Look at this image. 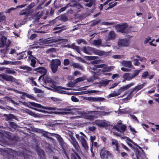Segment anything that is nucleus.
I'll use <instances>...</instances> for the list:
<instances>
[{
    "mask_svg": "<svg viewBox=\"0 0 159 159\" xmlns=\"http://www.w3.org/2000/svg\"><path fill=\"white\" fill-rule=\"evenodd\" d=\"M34 3H31L30 5H29L26 8L28 10L30 11V10L34 7Z\"/></svg>",
    "mask_w": 159,
    "mask_h": 159,
    "instance_id": "56",
    "label": "nucleus"
},
{
    "mask_svg": "<svg viewBox=\"0 0 159 159\" xmlns=\"http://www.w3.org/2000/svg\"><path fill=\"white\" fill-rule=\"evenodd\" d=\"M144 84H143L135 87L134 88V89L135 91V92H137L139 90L143 88L144 86Z\"/></svg>",
    "mask_w": 159,
    "mask_h": 159,
    "instance_id": "32",
    "label": "nucleus"
},
{
    "mask_svg": "<svg viewBox=\"0 0 159 159\" xmlns=\"http://www.w3.org/2000/svg\"><path fill=\"white\" fill-rule=\"evenodd\" d=\"M29 103L31 106L35 107L43 108L45 110L51 111H46L40 110V112H42L45 113H53L54 114L65 115L72 113L73 111L75 109V108L71 109L70 108L61 109L58 108L56 107H44L40 104L34 102H29Z\"/></svg>",
    "mask_w": 159,
    "mask_h": 159,
    "instance_id": "1",
    "label": "nucleus"
},
{
    "mask_svg": "<svg viewBox=\"0 0 159 159\" xmlns=\"http://www.w3.org/2000/svg\"><path fill=\"white\" fill-rule=\"evenodd\" d=\"M38 154L41 158H44L45 157L44 152L41 149H39L37 151Z\"/></svg>",
    "mask_w": 159,
    "mask_h": 159,
    "instance_id": "29",
    "label": "nucleus"
},
{
    "mask_svg": "<svg viewBox=\"0 0 159 159\" xmlns=\"http://www.w3.org/2000/svg\"><path fill=\"white\" fill-rule=\"evenodd\" d=\"M120 94V93L118 92H113L111 93H110L109 95V98L114 97L118 96Z\"/></svg>",
    "mask_w": 159,
    "mask_h": 159,
    "instance_id": "47",
    "label": "nucleus"
},
{
    "mask_svg": "<svg viewBox=\"0 0 159 159\" xmlns=\"http://www.w3.org/2000/svg\"><path fill=\"white\" fill-rule=\"evenodd\" d=\"M28 58L31 60V63L30 64L31 66L33 67H35V64L36 63V58L33 57V56H29Z\"/></svg>",
    "mask_w": 159,
    "mask_h": 159,
    "instance_id": "26",
    "label": "nucleus"
},
{
    "mask_svg": "<svg viewBox=\"0 0 159 159\" xmlns=\"http://www.w3.org/2000/svg\"><path fill=\"white\" fill-rule=\"evenodd\" d=\"M110 144L111 146L117 151L118 153L120 152L119 149V145L118 141L114 139H111Z\"/></svg>",
    "mask_w": 159,
    "mask_h": 159,
    "instance_id": "12",
    "label": "nucleus"
},
{
    "mask_svg": "<svg viewBox=\"0 0 159 159\" xmlns=\"http://www.w3.org/2000/svg\"><path fill=\"white\" fill-rule=\"evenodd\" d=\"M16 9V8L11 7L6 11L5 12L7 13H10L12 11Z\"/></svg>",
    "mask_w": 159,
    "mask_h": 159,
    "instance_id": "59",
    "label": "nucleus"
},
{
    "mask_svg": "<svg viewBox=\"0 0 159 159\" xmlns=\"http://www.w3.org/2000/svg\"><path fill=\"white\" fill-rule=\"evenodd\" d=\"M104 66L103 64H101L99 65H94L93 66H91L90 69L92 70H95L97 68H99L102 67Z\"/></svg>",
    "mask_w": 159,
    "mask_h": 159,
    "instance_id": "40",
    "label": "nucleus"
},
{
    "mask_svg": "<svg viewBox=\"0 0 159 159\" xmlns=\"http://www.w3.org/2000/svg\"><path fill=\"white\" fill-rule=\"evenodd\" d=\"M134 85L133 83H131L129 84H128L126 85L120 87V89L118 90V92L120 93V94L121 93L124 91L125 90H126L127 89L129 88V87L132 86Z\"/></svg>",
    "mask_w": 159,
    "mask_h": 159,
    "instance_id": "21",
    "label": "nucleus"
},
{
    "mask_svg": "<svg viewBox=\"0 0 159 159\" xmlns=\"http://www.w3.org/2000/svg\"><path fill=\"white\" fill-rule=\"evenodd\" d=\"M74 67L75 68L80 70H83V67L80 65L79 64L77 63H73L71 65Z\"/></svg>",
    "mask_w": 159,
    "mask_h": 159,
    "instance_id": "30",
    "label": "nucleus"
},
{
    "mask_svg": "<svg viewBox=\"0 0 159 159\" xmlns=\"http://www.w3.org/2000/svg\"><path fill=\"white\" fill-rule=\"evenodd\" d=\"M133 61L134 64V65L135 66H137L139 65V60L138 59H135L133 60Z\"/></svg>",
    "mask_w": 159,
    "mask_h": 159,
    "instance_id": "60",
    "label": "nucleus"
},
{
    "mask_svg": "<svg viewBox=\"0 0 159 159\" xmlns=\"http://www.w3.org/2000/svg\"><path fill=\"white\" fill-rule=\"evenodd\" d=\"M70 48H72L75 50L79 53H80V50L78 46H76L74 43L70 45Z\"/></svg>",
    "mask_w": 159,
    "mask_h": 159,
    "instance_id": "35",
    "label": "nucleus"
},
{
    "mask_svg": "<svg viewBox=\"0 0 159 159\" xmlns=\"http://www.w3.org/2000/svg\"><path fill=\"white\" fill-rule=\"evenodd\" d=\"M5 16L3 15L2 13H0V22L5 20Z\"/></svg>",
    "mask_w": 159,
    "mask_h": 159,
    "instance_id": "52",
    "label": "nucleus"
},
{
    "mask_svg": "<svg viewBox=\"0 0 159 159\" xmlns=\"http://www.w3.org/2000/svg\"><path fill=\"white\" fill-rule=\"evenodd\" d=\"M71 99L72 101L75 102H78L79 101V100L75 96H72L71 97Z\"/></svg>",
    "mask_w": 159,
    "mask_h": 159,
    "instance_id": "57",
    "label": "nucleus"
},
{
    "mask_svg": "<svg viewBox=\"0 0 159 159\" xmlns=\"http://www.w3.org/2000/svg\"><path fill=\"white\" fill-rule=\"evenodd\" d=\"M10 126L12 128H16L17 125L16 124L12 122H10L9 123Z\"/></svg>",
    "mask_w": 159,
    "mask_h": 159,
    "instance_id": "58",
    "label": "nucleus"
},
{
    "mask_svg": "<svg viewBox=\"0 0 159 159\" xmlns=\"http://www.w3.org/2000/svg\"><path fill=\"white\" fill-rule=\"evenodd\" d=\"M140 71V70H136L134 71V74L132 75V77L131 78L133 79L135 77L137 76Z\"/></svg>",
    "mask_w": 159,
    "mask_h": 159,
    "instance_id": "43",
    "label": "nucleus"
},
{
    "mask_svg": "<svg viewBox=\"0 0 159 159\" xmlns=\"http://www.w3.org/2000/svg\"><path fill=\"white\" fill-rule=\"evenodd\" d=\"M100 21V20H95L93 21V22L91 23V26H93L95 25L98 24L99 23Z\"/></svg>",
    "mask_w": 159,
    "mask_h": 159,
    "instance_id": "53",
    "label": "nucleus"
},
{
    "mask_svg": "<svg viewBox=\"0 0 159 159\" xmlns=\"http://www.w3.org/2000/svg\"><path fill=\"white\" fill-rule=\"evenodd\" d=\"M94 45L97 46H102V47H110V45L109 44H102V41L101 39H98L96 40H94L93 43Z\"/></svg>",
    "mask_w": 159,
    "mask_h": 159,
    "instance_id": "16",
    "label": "nucleus"
},
{
    "mask_svg": "<svg viewBox=\"0 0 159 159\" xmlns=\"http://www.w3.org/2000/svg\"><path fill=\"white\" fill-rule=\"evenodd\" d=\"M60 61L58 59H52L51 62V64L58 66L61 64Z\"/></svg>",
    "mask_w": 159,
    "mask_h": 159,
    "instance_id": "27",
    "label": "nucleus"
},
{
    "mask_svg": "<svg viewBox=\"0 0 159 159\" xmlns=\"http://www.w3.org/2000/svg\"><path fill=\"white\" fill-rule=\"evenodd\" d=\"M64 65L65 66L68 65L70 63V61L68 59H65L64 61Z\"/></svg>",
    "mask_w": 159,
    "mask_h": 159,
    "instance_id": "63",
    "label": "nucleus"
},
{
    "mask_svg": "<svg viewBox=\"0 0 159 159\" xmlns=\"http://www.w3.org/2000/svg\"><path fill=\"white\" fill-rule=\"evenodd\" d=\"M85 2H88L89 3H86L85 6L86 7H91L95 3V0H83Z\"/></svg>",
    "mask_w": 159,
    "mask_h": 159,
    "instance_id": "24",
    "label": "nucleus"
},
{
    "mask_svg": "<svg viewBox=\"0 0 159 159\" xmlns=\"http://www.w3.org/2000/svg\"><path fill=\"white\" fill-rule=\"evenodd\" d=\"M104 66L102 67V73L104 75L110 76L111 75V74L108 72H110L111 70V68L110 67L107 66L106 65L103 64Z\"/></svg>",
    "mask_w": 159,
    "mask_h": 159,
    "instance_id": "14",
    "label": "nucleus"
},
{
    "mask_svg": "<svg viewBox=\"0 0 159 159\" xmlns=\"http://www.w3.org/2000/svg\"><path fill=\"white\" fill-rule=\"evenodd\" d=\"M117 3V2H116L114 4H112L111 3L109 4V7H108V9L112 7H114L116 6Z\"/></svg>",
    "mask_w": 159,
    "mask_h": 159,
    "instance_id": "62",
    "label": "nucleus"
},
{
    "mask_svg": "<svg viewBox=\"0 0 159 159\" xmlns=\"http://www.w3.org/2000/svg\"><path fill=\"white\" fill-rule=\"evenodd\" d=\"M22 93L23 94V96H25L28 98L33 100H35V98L32 95L30 94L24 92Z\"/></svg>",
    "mask_w": 159,
    "mask_h": 159,
    "instance_id": "28",
    "label": "nucleus"
},
{
    "mask_svg": "<svg viewBox=\"0 0 159 159\" xmlns=\"http://www.w3.org/2000/svg\"><path fill=\"white\" fill-rule=\"evenodd\" d=\"M116 38V34L114 31H110L108 34V37L106 41L107 42L109 40L114 39Z\"/></svg>",
    "mask_w": 159,
    "mask_h": 159,
    "instance_id": "22",
    "label": "nucleus"
},
{
    "mask_svg": "<svg viewBox=\"0 0 159 159\" xmlns=\"http://www.w3.org/2000/svg\"><path fill=\"white\" fill-rule=\"evenodd\" d=\"M148 72L147 71H145L144 72L142 75V77L144 79H146L147 78V77L148 75Z\"/></svg>",
    "mask_w": 159,
    "mask_h": 159,
    "instance_id": "54",
    "label": "nucleus"
},
{
    "mask_svg": "<svg viewBox=\"0 0 159 159\" xmlns=\"http://www.w3.org/2000/svg\"><path fill=\"white\" fill-rule=\"evenodd\" d=\"M11 44V41L7 39L6 37L2 36L0 39V47H3L4 46L9 47Z\"/></svg>",
    "mask_w": 159,
    "mask_h": 159,
    "instance_id": "8",
    "label": "nucleus"
},
{
    "mask_svg": "<svg viewBox=\"0 0 159 159\" xmlns=\"http://www.w3.org/2000/svg\"><path fill=\"white\" fill-rule=\"evenodd\" d=\"M121 124L122 121L120 120V122H118L116 125L114 126L113 129H115L121 133H124L126 130V126L125 125H120Z\"/></svg>",
    "mask_w": 159,
    "mask_h": 159,
    "instance_id": "9",
    "label": "nucleus"
},
{
    "mask_svg": "<svg viewBox=\"0 0 159 159\" xmlns=\"http://www.w3.org/2000/svg\"><path fill=\"white\" fill-rule=\"evenodd\" d=\"M0 79H2L3 80H14L12 77L11 76H8L7 75L5 74H0Z\"/></svg>",
    "mask_w": 159,
    "mask_h": 159,
    "instance_id": "25",
    "label": "nucleus"
},
{
    "mask_svg": "<svg viewBox=\"0 0 159 159\" xmlns=\"http://www.w3.org/2000/svg\"><path fill=\"white\" fill-rule=\"evenodd\" d=\"M96 56H84V58L87 60H92L96 59Z\"/></svg>",
    "mask_w": 159,
    "mask_h": 159,
    "instance_id": "39",
    "label": "nucleus"
},
{
    "mask_svg": "<svg viewBox=\"0 0 159 159\" xmlns=\"http://www.w3.org/2000/svg\"><path fill=\"white\" fill-rule=\"evenodd\" d=\"M110 80H102L101 82V86H105L109 82Z\"/></svg>",
    "mask_w": 159,
    "mask_h": 159,
    "instance_id": "44",
    "label": "nucleus"
},
{
    "mask_svg": "<svg viewBox=\"0 0 159 159\" xmlns=\"http://www.w3.org/2000/svg\"><path fill=\"white\" fill-rule=\"evenodd\" d=\"M6 120H11L14 118V116L11 114H9L8 115H6Z\"/></svg>",
    "mask_w": 159,
    "mask_h": 159,
    "instance_id": "45",
    "label": "nucleus"
},
{
    "mask_svg": "<svg viewBox=\"0 0 159 159\" xmlns=\"http://www.w3.org/2000/svg\"><path fill=\"white\" fill-rule=\"evenodd\" d=\"M129 127L130 128V129L131 131L133 133V134H135L136 133L137 131L135 130V129L131 127L130 126H129Z\"/></svg>",
    "mask_w": 159,
    "mask_h": 159,
    "instance_id": "64",
    "label": "nucleus"
},
{
    "mask_svg": "<svg viewBox=\"0 0 159 159\" xmlns=\"http://www.w3.org/2000/svg\"><path fill=\"white\" fill-rule=\"evenodd\" d=\"M26 112L29 114V115L35 117H36L38 116L37 114H35L34 112H33L31 111L30 110H28L26 111Z\"/></svg>",
    "mask_w": 159,
    "mask_h": 159,
    "instance_id": "42",
    "label": "nucleus"
},
{
    "mask_svg": "<svg viewBox=\"0 0 159 159\" xmlns=\"http://www.w3.org/2000/svg\"><path fill=\"white\" fill-rule=\"evenodd\" d=\"M100 155L102 159H111L113 157L112 155L109 151L104 149L101 150Z\"/></svg>",
    "mask_w": 159,
    "mask_h": 159,
    "instance_id": "7",
    "label": "nucleus"
},
{
    "mask_svg": "<svg viewBox=\"0 0 159 159\" xmlns=\"http://www.w3.org/2000/svg\"><path fill=\"white\" fill-rule=\"evenodd\" d=\"M93 48L90 47H84L82 48V51L88 54H91L93 51Z\"/></svg>",
    "mask_w": 159,
    "mask_h": 159,
    "instance_id": "17",
    "label": "nucleus"
},
{
    "mask_svg": "<svg viewBox=\"0 0 159 159\" xmlns=\"http://www.w3.org/2000/svg\"><path fill=\"white\" fill-rule=\"evenodd\" d=\"M96 92L95 90H86L84 91L83 93L86 94H91L94 93Z\"/></svg>",
    "mask_w": 159,
    "mask_h": 159,
    "instance_id": "48",
    "label": "nucleus"
},
{
    "mask_svg": "<svg viewBox=\"0 0 159 159\" xmlns=\"http://www.w3.org/2000/svg\"><path fill=\"white\" fill-rule=\"evenodd\" d=\"M83 80H75V82H70L68 84H67L66 85L68 87H72L75 86V84Z\"/></svg>",
    "mask_w": 159,
    "mask_h": 159,
    "instance_id": "33",
    "label": "nucleus"
},
{
    "mask_svg": "<svg viewBox=\"0 0 159 159\" xmlns=\"http://www.w3.org/2000/svg\"><path fill=\"white\" fill-rule=\"evenodd\" d=\"M62 29L61 27H58L57 26L56 27L54 28L53 29V30H57V31H55L54 32V33L55 34L57 33H59L61 32L62 31Z\"/></svg>",
    "mask_w": 159,
    "mask_h": 159,
    "instance_id": "36",
    "label": "nucleus"
},
{
    "mask_svg": "<svg viewBox=\"0 0 159 159\" xmlns=\"http://www.w3.org/2000/svg\"><path fill=\"white\" fill-rule=\"evenodd\" d=\"M69 140L71 143L73 145L74 148L77 150H79L80 148L77 141L74 138L72 137L71 139H69Z\"/></svg>",
    "mask_w": 159,
    "mask_h": 159,
    "instance_id": "13",
    "label": "nucleus"
},
{
    "mask_svg": "<svg viewBox=\"0 0 159 159\" xmlns=\"http://www.w3.org/2000/svg\"><path fill=\"white\" fill-rule=\"evenodd\" d=\"M134 92H135V91L134 88L130 89L129 91V93H128V95L126 98L127 100H129L131 98V95Z\"/></svg>",
    "mask_w": 159,
    "mask_h": 159,
    "instance_id": "38",
    "label": "nucleus"
},
{
    "mask_svg": "<svg viewBox=\"0 0 159 159\" xmlns=\"http://www.w3.org/2000/svg\"><path fill=\"white\" fill-rule=\"evenodd\" d=\"M9 153L12 157L15 158H16L17 156L21 157L22 158L27 159L29 157L28 155L26 153L21 152H16L11 149H9L8 150Z\"/></svg>",
    "mask_w": 159,
    "mask_h": 159,
    "instance_id": "5",
    "label": "nucleus"
},
{
    "mask_svg": "<svg viewBox=\"0 0 159 159\" xmlns=\"http://www.w3.org/2000/svg\"><path fill=\"white\" fill-rule=\"evenodd\" d=\"M93 51H92V52L94 53V54L96 55L99 56H106L107 54L106 52L104 51L96 49L94 48H93Z\"/></svg>",
    "mask_w": 159,
    "mask_h": 159,
    "instance_id": "19",
    "label": "nucleus"
},
{
    "mask_svg": "<svg viewBox=\"0 0 159 159\" xmlns=\"http://www.w3.org/2000/svg\"><path fill=\"white\" fill-rule=\"evenodd\" d=\"M93 124L100 127H105L108 126L109 124L105 120H97L94 122Z\"/></svg>",
    "mask_w": 159,
    "mask_h": 159,
    "instance_id": "11",
    "label": "nucleus"
},
{
    "mask_svg": "<svg viewBox=\"0 0 159 159\" xmlns=\"http://www.w3.org/2000/svg\"><path fill=\"white\" fill-rule=\"evenodd\" d=\"M69 4H68L66 5V6L61 8L59 10V11H58V12L59 13H60L62 12L65 11L69 6Z\"/></svg>",
    "mask_w": 159,
    "mask_h": 159,
    "instance_id": "50",
    "label": "nucleus"
},
{
    "mask_svg": "<svg viewBox=\"0 0 159 159\" xmlns=\"http://www.w3.org/2000/svg\"><path fill=\"white\" fill-rule=\"evenodd\" d=\"M132 74L128 73H125L123 75V78L125 80L131 79L132 78Z\"/></svg>",
    "mask_w": 159,
    "mask_h": 159,
    "instance_id": "31",
    "label": "nucleus"
},
{
    "mask_svg": "<svg viewBox=\"0 0 159 159\" xmlns=\"http://www.w3.org/2000/svg\"><path fill=\"white\" fill-rule=\"evenodd\" d=\"M5 73L7 74H14L15 73V71L10 68H7L5 70Z\"/></svg>",
    "mask_w": 159,
    "mask_h": 159,
    "instance_id": "41",
    "label": "nucleus"
},
{
    "mask_svg": "<svg viewBox=\"0 0 159 159\" xmlns=\"http://www.w3.org/2000/svg\"><path fill=\"white\" fill-rule=\"evenodd\" d=\"M70 48H72L75 50L79 53H80V50L78 46H76L74 43L70 45Z\"/></svg>",
    "mask_w": 159,
    "mask_h": 159,
    "instance_id": "34",
    "label": "nucleus"
},
{
    "mask_svg": "<svg viewBox=\"0 0 159 159\" xmlns=\"http://www.w3.org/2000/svg\"><path fill=\"white\" fill-rule=\"evenodd\" d=\"M110 112H103V111H98V114H100L102 116H106L109 115Z\"/></svg>",
    "mask_w": 159,
    "mask_h": 159,
    "instance_id": "51",
    "label": "nucleus"
},
{
    "mask_svg": "<svg viewBox=\"0 0 159 159\" xmlns=\"http://www.w3.org/2000/svg\"><path fill=\"white\" fill-rule=\"evenodd\" d=\"M50 66L52 72L53 73H56L57 70L58 66L51 64H50Z\"/></svg>",
    "mask_w": 159,
    "mask_h": 159,
    "instance_id": "37",
    "label": "nucleus"
},
{
    "mask_svg": "<svg viewBox=\"0 0 159 159\" xmlns=\"http://www.w3.org/2000/svg\"><path fill=\"white\" fill-rule=\"evenodd\" d=\"M34 70L37 71V73L42 74L39 76L38 80H48L49 77L46 74L47 70L43 67H41L35 69Z\"/></svg>",
    "mask_w": 159,
    "mask_h": 159,
    "instance_id": "6",
    "label": "nucleus"
},
{
    "mask_svg": "<svg viewBox=\"0 0 159 159\" xmlns=\"http://www.w3.org/2000/svg\"><path fill=\"white\" fill-rule=\"evenodd\" d=\"M90 98L93 101H102L104 100V98Z\"/></svg>",
    "mask_w": 159,
    "mask_h": 159,
    "instance_id": "46",
    "label": "nucleus"
},
{
    "mask_svg": "<svg viewBox=\"0 0 159 159\" xmlns=\"http://www.w3.org/2000/svg\"><path fill=\"white\" fill-rule=\"evenodd\" d=\"M42 135L48 138H51L52 136H54L58 140L61 146L62 150L65 154L66 156L68 158L67 154L66 152V150L67 148V145L66 143L63 140L62 138L58 134L54 133H51L46 131H43V132Z\"/></svg>",
    "mask_w": 159,
    "mask_h": 159,
    "instance_id": "2",
    "label": "nucleus"
},
{
    "mask_svg": "<svg viewBox=\"0 0 159 159\" xmlns=\"http://www.w3.org/2000/svg\"><path fill=\"white\" fill-rule=\"evenodd\" d=\"M29 11L28 10H27L26 9L22 10L20 14V16L25 15V19L27 18L28 16L29 15Z\"/></svg>",
    "mask_w": 159,
    "mask_h": 159,
    "instance_id": "23",
    "label": "nucleus"
},
{
    "mask_svg": "<svg viewBox=\"0 0 159 159\" xmlns=\"http://www.w3.org/2000/svg\"><path fill=\"white\" fill-rule=\"evenodd\" d=\"M122 66L128 68H131V62L129 61H123L120 62Z\"/></svg>",
    "mask_w": 159,
    "mask_h": 159,
    "instance_id": "20",
    "label": "nucleus"
},
{
    "mask_svg": "<svg viewBox=\"0 0 159 159\" xmlns=\"http://www.w3.org/2000/svg\"><path fill=\"white\" fill-rule=\"evenodd\" d=\"M143 152V150L142 148L139 146L137 145V147L135 149L136 155L137 159H140V157Z\"/></svg>",
    "mask_w": 159,
    "mask_h": 159,
    "instance_id": "18",
    "label": "nucleus"
},
{
    "mask_svg": "<svg viewBox=\"0 0 159 159\" xmlns=\"http://www.w3.org/2000/svg\"><path fill=\"white\" fill-rule=\"evenodd\" d=\"M112 57L113 58L115 59L117 58H124V56L123 55H115L112 56Z\"/></svg>",
    "mask_w": 159,
    "mask_h": 159,
    "instance_id": "55",
    "label": "nucleus"
},
{
    "mask_svg": "<svg viewBox=\"0 0 159 159\" xmlns=\"http://www.w3.org/2000/svg\"><path fill=\"white\" fill-rule=\"evenodd\" d=\"M129 44V40L127 39H120L118 42V45L120 46L127 47Z\"/></svg>",
    "mask_w": 159,
    "mask_h": 159,
    "instance_id": "15",
    "label": "nucleus"
},
{
    "mask_svg": "<svg viewBox=\"0 0 159 159\" xmlns=\"http://www.w3.org/2000/svg\"><path fill=\"white\" fill-rule=\"evenodd\" d=\"M98 111H88L87 112L77 111V113L79 116L74 117L75 118L81 117L91 120L96 118V115L98 114Z\"/></svg>",
    "mask_w": 159,
    "mask_h": 159,
    "instance_id": "3",
    "label": "nucleus"
},
{
    "mask_svg": "<svg viewBox=\"0 0 159 159\" xmlns=\"http://www.w3.org/2000/svg\"><path fill=\"white\" fill-rule=\"evenodd\" d=\"M20 69H23V70H27L30 71L32 69L31 67H28L27 66H20Z\"/></svg>",
    "mask_w": 159,
    "mask_h": 159,
    "instance_id": "49",
    "label": "nucleus"
},
{
    "mask_svg": "<svg viewBox=\"0 0 159 159\" xmlns=\"http://www.w3.org/2000/svg\"><path fill=\"white\" fill-rule=\"evenodd\" d=\"M34 92L36 93H41L42 90L36 88H34L33 89Z\"/></svg>",
    "mask_w": 159,
    "mask_h": 159,
    "instance_id": "61",
    "label": "nucleus"
},
{
    "mask_svg": "<svg viewBox=\"0 0 159 159\" xmlns=\"http://www.w3.org/2000/svg\"><path fill=\"white\" fill-rule=\"evenodd\" d=\"M80 135L78 134H75V137L80 142L82 146L85 150L87 151L89 149V147L85 139L86 136L82 132H80Z\"/></svg>",
    "mask_w": 159,
    "mask_h": 159,
    "instance_id": "4",
    "label": "nucleus"
},
{
    "mask_svg": "<svg viewBox=\"0 0 159 159\" xmlns=\"http://www.w3.org/2000/svg\"><path fill=\"white\" fill-rule=\"evenodd\" d=\"M128 25L127 24L118 25L116 26L117 31L122 33H129V32H127L125 30V29L128 27Z\"/></svg>",
    "mask_w": 159,
    "mask_h": 159,
    "instance_id": "10",
    "label": "nucleus"
}]
</instances>
